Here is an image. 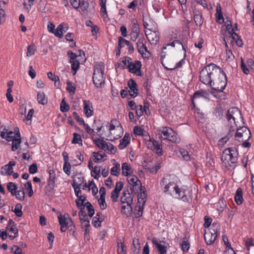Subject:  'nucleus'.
Here are the masks:
<instances>
[{
  "label": "nucleus",
  "mask_w": 254,
  "mask_h": 254,
  "mask_svg": "<svg viewBox=\"0 0 254 254\" xmlns=\"http://www.w3.org/2000/svg\"><path fill=\"white\" fill-rule=\"evenodd\" d=\"M221 68L214 64H210L203 68L199 72V80L203 84L212 86V81L217 74L220 73Z\"/></svg>",
  "instance_id": "f257e3e1"
},
{
  "label": "nucleus",
  "mask_w": 254,
  "mask_h": 254,
  "mask_svg": "<svg viewBox=\"0 0 254 254\" xmlns=\"http://www.w3.org/2000/svg\"><path fill=\"white\" fill-rule=\"evenodd\" d=\"M238 152L236 147L225 149L222 153L221 160L228 170H233L238 161Z\"/></svg>",
  "instance_id": "f03ea898"
},
{
  "label": "nucleus",
  "mask_w": 254,
  "mask_h": 254,
  "mask_svg": "<svg viewBox=\"0 0 254 254\" xmlns=\"http://www.w3.org/2000/svg\"><path fill=\"white\" fill-rule=\"evenodd\" d=\"M178 178L174 175H168L160 181V187L164 193L172 195L178 186Z\"/></svg>",
  "instance_id": "7ed1b4c3"
},
{
  "label": "nucleus",
  "mask_w": 254,
  "mask_h": 254,
  "mask_svg": "<svg viewBox=\"0 0 254 254\" xmlns=\"http://www.w3.org/2000/svg\"><path fill=\"white\" fill-rule=\"evenodd\" d=\"M227 84V75L223 70L221 68L220 73L217 74L216 77L214 78L212 81V86L211 87V94H214L216 92H222L223 91Z\"/></svg>",
  "instance_id": "20e7f679"
},
{
  "label": "nucleus",
  "mask_w": 254,
  "mask_h": 254,
  "mask_svg": "<svg viewBox=\"0 0 254 254\" xmlns=\"http://www.w3.org/2000/svg\"><path fill=\"white\" fill-rule=\"evenodd\" d=\"M171 196L187 202L191 201L192 199V190L187 186L179 188L178 186Z\"/></svg>",
  "instance_id": "39448f33"
},
{
  "label": "nucleus",
  "mask_w": 254,
  "mask_h": 254,
  "mask_svg": "<svg viewBox=\"0 0 254 254\" xmlns=\"http://www.w3.org/2000/svg\"><path fill=\"white\" fill-rule=\"evenodd\" d=\"M159 132L163 136V139L173 143H179L181 142V138L177 132L172 128L168 127H162L158 129Z\"/></svg>",
  "instance_id": "423d86ee"
},
{
  "label": "nucleus",
  "mask_w": 254,
  "mask_h": 254,
  "mask_svg": "<svg viewBox=\"0 0 254 254\" xmlns=\"http://www.w3.org/2000/svg\"><path fill=\"white\" fill-rule=\"evenodd\" d=\"M92 78L97 88L101 87L105 83L104 65L102 64L95 65Z\"/></svg>",
  "instance_id": "0eeeda50"
},
{
  "label": "nucleus",
  "mask_w": 254,
  "mask_h": 254,
  "mask_svg": "<svg viewBox=\"0 0 254 254\" xmlns=\"http://www.w3.org/2000/svg\"><path fill=\"white\" fill-rule=\"evenodd\" d=\"M220 226L217 223H213L209 230L204 235L205 242L207 245H211L219 235Z\"/></svg>",
  "instance_id": "6e6552de"
},
{
  "label": "nucleus",
  "mask_w": 254,
  "mask_h": 254,
  "mask_svg": "<svg viewBox=\"0 0 254 254\" xmlns=\"http://www.w3.org/2000/svg\"><path fill=\"white\" fill-rule=\"evenodd\" d=\"M226 117L228 122L231 124L234 123L237 127V124L239 122H242L243 117L241 112L238 108L233 107L228 109L226 114Z\"/></svg>",
  "instance_id": "1a4fd4ad"
},
{
  "label": "nucleus",
  "mask_w": 254,
  "mask_h": 254,
  "mask_svg": "<svg viewBox=\"0 0 254 254\" xmlns=\"http://www.w3.org/2000/svg\"><path fill=\"white\" fill-rule=\"evenodd\" d=\"M94 134L92 136L94 143L98 147L105 151H109L111 153L115 152L116 149L113 144L110 143H107L103 139L99 138H94Z\"/></svg>",
  "instance_id": "9d476101"
},
{
  "label": "nucleus",
  "mask_w": 254,
  "mask_h": 254,
  "mask_svg": "<svg viewBox=\"0 0 254 254\" xmlns=\"http://www.w3.org/2000/svg\"><path fill=\"white\" fill-rule=\"evenodd\" d=\"M121 201L122 203H127V214L126 215L130 214L132 210L131 204L133 202V197L128 189L124 190L123 195L121 197Z\"/></svg>",
  "instance_id": "9b49d317"
},
{
  "label": "nucleus",
  "mask_w": 254,
  "mask_h": 254,
  "mask_svg": "<svg viewBox=\"0 0 254 254\" xmlns=\"http://www.w3.org/2000/svg\"><path fill=\"white\" fill-rule=\"evenodd\" d=\"M251 137V132L246 127H242L237 128L235 135V139L239 142L248 140Z\"/></svg>",
  "instance_id": "f8f14e48"
},
{
  "label": "nucleus",
  "mask_w": 254,
  "mask_h": 254,
  "mask_svg": "<svg viewBox=\"0 0 254 254\" xmlns=\"http://www.w3.org/2000/svg\"><path fill=\"white\" fill-rule=\"evenodd\" d=\"M59 222L61 225V231L64 232L69 227L73 226V223L71 219L68 217H66L65 215H63L61 214L58 216Z\"/></svg>",
  "instance_id": "ddd939ff"
},
{
  "label": "nucleus",
  "mask_w": 254,
  "mask_h": 254,
  "mask_svg": "<svg viewBox=\"0 0 254 254\" xmlns=\"http://www.w3.org/2000/svg\"><path fill=\"white\" fill-rule=\"evenodd\" d=\"M144 40L143 38H138L136 43L137 49L143 58H149L151 54L144 43Z\"/></svg>",
  "instance_id": "4468645a"
},
{
  "label": "nucleus",
  "mask_w": 254,
  "mask_h": 254,
  "mask_svg": "<svg viewBox=\"0 0 254 254\" xmlns=\"http://www.w3.org/2000/svg\"><path fill=\"white\" fill-rule=\"evenodd\" d=\"M141 65L140 62L135 61L134 63L131 62L129 65H127V68H128L130 72L134 73L137 76H141L142 75L140 70Z\"/></svg>",
  "instance_id": "2eb2a0df"
},
{
  "label": "nucleus",
  "mask_w": 254,
  "mask_h": 254,
  "mask_svg": "<svg viewBox=\"0 0 254 254\" xmlns=\"http://www.w3.org/2000/svg\"><path fill=\"white\" fill-rule=\"evenodd\" d=\"M145 34L148 40L151 44H157L159 41V36L156 31H152L150 29L145 31Z\"/></svg>",
  "instance_id": "dca6fc26"
},
{
  "label": "nucleus",
  "mask_w": 254,
  "mask_h": 254,
  "mask_svg": "<svg viewBox=\"0 0 254 254\" xmlns=\"http://www.w3.org/2000/svg\"><path fill=\"white\" fill-rule=\"evenodd\" d=\"M15 162L14 161H10L8 163L1 167L0 170V174L2 176H10L12 175L13 170V166L15 165Z\"/></svg>",
  "instance_id": "f3484780"
},
{
  "label": "nucleus",
  "mask_w": 254,
  "mask_h": 254,
  "mask_svg": "<svg viewBox=\"0 0 254 254\" xmlns=\"http://www.w3.org/2000/svg\"><path fill=\"white\" fill-rule=\"evenodd\" d=\"M124 184L122 182H119L116 183L115 188L111 193V197L114 202H116L120 195V191L122 190Z\"/></svg>",
  "instance_id": "a211bd4d"
},
{
  "label": "nucleus",
  "mask_w": 254,
  "mask_h": 254,
  "mask_svg": "<svg viewBox=\"0 0 254 254\" xmlns=\"http://www.w3.org/2000/svg\"><path fill=\"white\" fill-rule=\"evenodd\" d=\"M128 86L129 88L128 92L130 96L132 98L136 97L138 95V89L135 81L131 78L130 79L128 82Z\"/></svg>",
  "instance_id": "6ab92c4d"
},
{
  "label": "nucleus",
  "mask_w": 254,
  "mask_h": 254,
  "mask_svg": "<svg viewBox=\"0 0 254 254\" xmlns=\"http://www.w3.org/2000/svg\"><path fill=\"white\" fill-rule=\"evenodd\" d=\"M83 110L87 117H91L93 115V106L89 100H83Z\"/></svg>",
  "instance_id": "aec40b11"
},
{
  "label": "nucleus",
  "mask_w": 254,
  "mask_h": 254,
  "mask_svg": "<svg viewBox=\"0 0 254 254\" xmlns=\"http://www.w3.org/2000/svg\"><path fill=\"white\" fill-rule=\"evenodd\" d=\"M6 228L9 229V231L11 233L14 234V236H9L10 237H12V239H14L18 236V230L16 226V224L12 219L8 220Z\"/></svg>",
  "instance_id": "412c9836"
},
{
  "label": "nucleus",
  "mask_w": 254,
  "mask_h": 254,
  "mask_svg": "<svg viewBox=\"0 0 254 254\" xmlns=\"http://www.w3.org/2000/svg\"><path fill=\"white\" fill-rule=\"evenodd\" d=\"M68 29V26L66 24L62 23L58 26L57 29L53 33L56 36L62 38L63 36V33L65 32Z\"/></svg>",
  "instance_id": "4be33fe9"
},
{
  "label": "nucleus",
  "mask_w": 254,
  "mask_h": 254,
  "mask_svg": "<svg viewBox=\"0 0 254 254\" xmlns=\"http://www.w3.org/2000/svg\"><path fill=\"white\" fill-rule=\"evenodd\" d=\"M79 216L82 227L86 228H88L90 226V223L86 212L81 209L79 212Z\"/></svg>",
  "instance_id": "5701e85b"
},
{
  "label": "nucleus",
  "mask_w": 254,
  "mask_h": 254,
  "mask_svg": "<svg viewBox=\"0 0 254 254\" xmlns=\"http://www.w3.org/2000/svg\"><path fill=\"white\" fill-rule=\"evenodd\" d=\"M152 242L154 244L159 253V254H166L167 248V247L163 246L158 243V239L156 238H153Z\"/></svg>",
  "instance_id": "b1692460"
},
{
  "label": "nucleus",
  "mask_w": 254,
  "mask_h": 254,
  "mask_svg": "<svg viewBox=\"0 0 254 254\" xmlns=\"http://www.w3.org/2000/svg\"><path fill=\"white\" fill-rule=\"evenodd\" d=\"M130 135L128 133H126L123 138L120 141V144L118 146L120 149H123L129 144L130 142Z\"/></svg>",
  "instance_id": "393cba45"
},
{
  "label": "nucleus",
  "mask_w": 254,
  "mask_h": 254,
  "mask_svg": "<svg viewBox=\"0 0 254 254\" xmlns=\"http://www.w3.org/2000/svg\"><path fill=\"white\" fill-rule=\"evenodd\" d=\"M144 204L145 201H143V202L142 203L140 202L139 200V202H137V205L136 206L134 212V214L135 218H139L142 215Z\"/></svg>",
  "instance_id": "a878e982"
},
{
  "label": "nucleus",
  "mask_w": 254,
  "mask_h": 254,
  "mask_svg": "<svg viewBox=\"0 0 254 254\" xmlns=\"http://www.w3.org/2000/svg\"><path fill=\"white\" fill-rule=\"evenodd\" d=\"M49 178L48 181V186L53 190L55 186L56 174L54 170H50L49 171Z\"/></svg>",
  "instance_id": "bb28decb"
},
{
  "label": "nucleus",
  "mask_w": 254,
  "mask_h": 254,
  "mask_svg": "<svg viewBox=\"0 0 254 254\" xmlns=\"http://www.w3.org/2000/svg\"><path fill=\"white\" fill-rule=\"evenodd\" d=\"M127 176V181L130 185L133 187H139V185H140V182L136 176L131 174Z\"/></svg>",
  "instance_id": "cd10ccee"
},
{
  "label": "nucleus",
  "mask_w": 254,
  "mask_h": 254,
  "mask_svg": "<svg viewBox=\"0 0 254 254\" xmlns=\"http://www.w3.org/2000/svg\"><path fill=\"white\" fill-rule=\"evenodd\" d=\"M86 200V195H80L78 197V198L76 199L75 202L77 206L81 210H83L85 208L84 203Z\"/></svg>",
  "instance_id": "c85d7f7f"
},
{
  "label": "nucleus",
  "mask_w": 254,
  "mask_h": 254,
  "mask_svg": "<svg viewBox=\"0 0 254 254\" xmlns=\"http://www.w3.org/2000/svg\"><path fill=\"white\" fill-rule=\"evenodd\" d=\"M215 15L216 20L217 23L222 24L224 22V19L223 16L220 4L217 5L216 6V12Z\"/></svg>",
  "instance_id": "c756f323"
},
{
  "label": "nucleus",
  "mask_w": 254,
  "mask_h": 254,
  "mask_svg": "<svg viewBox=\"0 0 254 254\" xmlns=\"http://www.w3.org/2000/svg\"><path fill=\"white\" fill-rule=\"evenodd\" d=\"M235 201L238 205H240L243 203V191L241 188H238L235 195Z\"/></svg>",
  "instance_id": "7c9ffc66"
},
{
  "label": "nucleus",
  "mask_w": 254,
  "mask_h": 254,
  "mask_svg": "<svg viewBox=\"0 0 254 254\" xmlns=\"http://www.w3.org/2000/svg\"><path fill=\"white\" fill-rule=\"evenodd\" d=\"M193 13V19L195 24L197 26H201L203 22L202 15L198 11H195Z\"/></svg>",
  "instance_id": "2f4dec72"
},
{
  "label": "nucleus",
  "mask_w": 254,
  "mask_h": 254,
  "mask_svg": "<svg viewBox=\"0 0 254 254\" xmlns=\"http://www.w3.org/2000/svg\"><path fill=\"white\" fill-rule=\"evenodd\" d=\"M0 136L4 139H5L7 141H11L12 139H14V133L12 131H9L6 133L5 131H2L0 133Z\"/></svg>",
  "instance_id": "473e14b6"
},
{
  "label": "nucleus",
  "mask_w": 254,
  "mask_h": 254,
  "mask_svg": "<svg viewBox=\"0 0 254 254\" xmlns=\"http://www.w3.org/2000/svg\"><path fill=\"white\" fill-rule=\"evenodd\" d=\"M38 102L42 105H45L48 102L47 98L44 92H38L37 96Z\"/></svg>",
  "instance_id": "72a5a7b5"
},
{
  "label": "nucleus",
  "mask_w": 254,
  "mask_h": 254,
  "mask_svg": "<svg viewBox=\"0 0 254 254\" xmlns=\"http://www.w3.org/2000/svg\"><path fill=\"white\" fill-rule=\"evenodd\" d=\"M123 175L126 176L131 174V168L127 163H124L122 165Z\"/></svg>",
  "instance_id": "f704fd0d"
},
{
  "label": "nucleus",
  "mask_w": 254,
  "mask_h": 254,
  "mask_svg": "<svg viewBox=\"0 0 254 254\" xmlns=\"http://www.w3.org/2000/svg\"><path fill=\"white\" fill-rule=\"evenodd\" d=\"M131 59L128 57H126L122 60L121 63L118 64V67L124 69L126 66H127L131 62Z\"/></svg>",
  "instance_id": "c9c22d12"
},
{
  "label": "nucleus",
  "mask_w": 254,
  "mask_h": 254,
  "mask_svg": "<svg viewBox=\"0 0 254 254\" xmlns=\"http://www.w3.org/2000/svg\"><path fill=\"white\" fill-rule=\"evenodd\" d=\"M115 166L111 169V174L115 176H118L120 173V165L119 163L116 162Z\"/></svg>",
  "instance_id": "e433bc0d"
},
{
  "label": "nucleus",
  "mask_w": 254,
  "mask_h": 254,
  "mask_svg": "<svg viewBox=\"0 0 254 254\" xmlns=\"http://www.w3.org/2000/svg\"><path fill=\"white\" fill-rule=\"evenodd\" d=\"M79 55H76L71 51H68L67 53L70 58L69 62H72L74 61V60H77V58L81 56V53L84 54L83 51L82 50H79Z\"/></svg>",
  "instance_id": "4c0bfd02"
},
{
  "label": "nucleus",
  "mask_w": 254,
  "mask_h": 254,
  "mask_svg": "<svg viewBox=\"0 0 254 254\" xmlns=\"http://www.w3.org/2000/svg\"><path fill=\"white\" fill-rule=\"evenodd\" d=\"M154 147L152 148V150L155 152V153L158 155V156H161L163 154L162 153V144L159 142L158 141H156V143L154 144Z\"/></svg>",
  "instance_id": "58836bf2"
},
{
  "label": "nucleus",
  "mask_w": 254,
  "mask_h": 254,
  "mask_svg": "<svg viewBox=\"0 0 254 254\" xmlns=\"http://www.w3.org/2000/svg\"><path fill=\"white\" fill-rule=\"evenodd\" d=\"M17 189L16 185L12 182H9L7 185V189L12 195H14L15 194Z\"/></svg>",
  "instance_id": "ea45409f"
},
{
  "label": "nucleus",
  "mask_w": 254,
  "mask_h": 254,
  "mask_svg": "<svg viewBox=\"0 0 254 254\" xmlns=\"http://www.w3.org/2000/svg\"><path fill=\"white\" fill-rule=\"evenodd\" d=\"M14 195H15L17 199L20 201L23 200L25 198V192L23 188L22 187L20 190H16Z\"/></svg>",
  "instance_id": "a19ab883"
},
{
  "label": "nucleus",
  "mask_w": 254,
  "mask_h": 254,
  "mask_svg": "<svg viewBox=\"0 0 254 254\" xmlns=\"http://www.w3.org/2000/svg\"><path fill=\"white\" fill-rule=\"evenodd\" d=\"M84 205H85V207H86L88 210V215L90 217H92L95 213V211L91 203L88 201L85 202Z\"/></svg>",
  "instance_id": "79ce46f5"
},
{
  "label": "nucleus",
  "mask_w": 254,
  "mask_h": 254,
  "mask_svg": "<svg viewBox=\"0 0 254 254\" xmlns=\"http://www.w3.org/2000/svg\"><path fill=\"white\" fill-rule=\"evenodd\" d=\"M230 137V133H228L224 137L220 138L218 141V145L222 147L229 140Z\"/></svg>",
  "instance_id": "37998d69"
},
{
  "label": "nucleus",
  "mask_w": 254,
  "mask_h": 254,
  "mask_svg": "<svg viewBox=\"0 0 254 254\" xmlns=\"http://www.w3.org/2000/svg\"><path fill=\"white\" fill-rule=\"evenodd\" d=\"M22 206L20 203H17L15 205V208L13 211L15 213V215L18 217H21L23 215L22 212Z\"/></svg>",
  "instance_id": "c03bdc74"
},
{
  "label": "nucleus",
  "mask_w": 254,
  "mask_h": 254,
  "mask_svg": "<svg viewBox=\"0 0 254 254\" xmlns=\"http://www.w3.org/2000/svg\"><path fill=\"white\" fill-rule=\"evenodd\" d=\"M12 147L11 150L13 151L16 150L21 142V138H14L12 140Z\"/></svg>",
  "instance_id": "a18cd8bd"
},
{
  "label": "nucleus",
  "mask_w": 254,
  "mask_h": 254,
  "mask_svg": "<svg viewBox=\"0 0 254 254\" xmlns=\"http://www.w3.org/2000/svg\"><path fill=\"white\" fill-rule=\"evenodd\" d=\"M69 106L67 104L64 99H63L60 104V110L62 112H66L69 110Z\"/></svg>",
  "instance_id": "49530a36"
},
{
  "label": "nucleus",
  "mask_w": 254,
  "mask_h": 254,
  "mask_svg": "<svg viewBox=\"0 0 254 254\" xmlns=\"http://www.w3.org/2000/svg\"><path fill=\"white\" fill-rule=\"evenodd\" d=\"M179 152L185 160L188 161L190 160V157L187 150L184 148H180L179 149Z\"/></svg>",
  "instance_id": "de8ad7c7"
},
{
  "label": "nucleus",
  "mask_w": 254,
  "mask_h": 254,
  "mask_svg": "<svg viewBox=\"0 0 254 254\" xmlns=\"http://www.w3.org/2000/svg\"><path fill=\"white\" fill-rule=\"evenodd\" d=\"M91 176L94 178L95 179H98L100 177V168L98 166H95L91 171Z\"/></svg>",
  "instance_id": "09e8293b"
},
{
  "label": "nucleus",
  "mask_w": 254,
  "mask_h": 254,
  "mask_svg": "<svg viewBox=\"0 0 254 254\" xmlns=\"http://www.w3.org/2000/svg\"><path fill=\"white\" fill-rule=\"evenodd\" d=\"M223 109L221 106H218L215 108L214 114L219 119H221L223 116Z\"/></svg>",
  "instance_id": "8fccbe9b"
},
{
  "label": "nucleus",
  "mask_w": 254,
  "mask_h": 254,
  "mask_svg": "<svg viewBox=\"0 0 254 254\" xmlns=\"http://www.w3.org/2000/svg\"><path fill=\"white\" fill-rule=\"evenodd\" d=\"M70 63L71 64V69L74 71L73 74L75 75L79 69L80 63L78 60H74V61Z\"/></svg>",
  "instance_id": "3c124183"
},
{
  "label": "nucleus",
  "mask_w": 254,
  "mask_h": 254,
  "mask_svg": "<svg viewBox=\"0 0 254 254\" xmlns=\"http://www.w3.org/2000/svg\"><path fill=\"white\" fill-rule=\"evenodd\" d=\"M129 41L126 40L122 37H119L118 38V47L119 48H122L125 46V45L129 44Z\"/></svg>",
  "instance_id": "603ef678"
},
{
  "label": "nucleus",
  "mask_w": 254,
  "mask_h": 254,
  "mask_svg": "<svg viewBox=\"0 0 254 254\" xmlns=\"http://www.w3.org/2000/svg\"><path fill=\"white\" fill-rule=\"evenodd\" d=\"M73 138L72 140V143L73 144H82V138L80 134L77 133H73Z\"/></svg>",
  "instance_id": "864d4df0"
},
{
  "label": "nucleus",
  "mask_w": 254,
  "mask_h": 254,
  "mask_svg": "<svg viewBox=\"0 0 254 254\" xmlns=\"http://www.w3.org/2000/svg\"><path fill=\"white\" fill-rule=\"evenodd\" d=\"M132 31L131 32L139 34L140 29H139V25L138 24L137 20L133 19L132 20Z\"/></svg>",
  "instance_id": "5fc2aeb1"
},
{
  "label": "nucleus",
  "mask_w": 254,
  "mask_h": 254,
  "mask_svg": "<svg viewBox=\"0 0 254 254\" xmlns=\"http://www.w3.org/2000/svg\"><path fill=\"white\" fill-rule=\"evenodd\" d=\"M79 8L82 12L86 11L89 7V2L85 0L80 1Z\"/></svg>",
  "instance_id": "6e6d98bb"
},
{
  "label": "nucleus",
  "mask_w": 254,
  "mask_h": 254,
  "mask_svg": "<svg viewBox=\"0 0 254 254\" xmlns=\"http://www.w3.org/2000/svg\"><path fill=\"white\" fill-rule=\"evenodd\" d=\"M24 187L25 189L28 191V195L31 197L33 194V190L32 189V184L30 181L27 182L25 184Z\"/></svg>",
  "instance_id": "4d7b16f0"
},
{
  "label": "nucleus",
  "mask_w": 254,
  "mask_h": 254,
  "mask_svg": "<svg viewBox=\"0 0 254 254\" xmlns=\"http://www.w3.org/2000/svg\"><path fill=\"white\" fill-rule=\"evenodd\" d=\"M93 160L95 162H98V161L101 160L103 157H104V154H101L100 152L98 153L93 152Z\"/></svg>",
  "instance_id": "13d9d810"
},
{
  "label": "nucleus",
  "mask_w": 254,
  "mask_h": 254,
  "mask_svg": "<svg viewBox=\"0 0 254 254\" xmlns=\"http://www.w3.org/2000/svg\"><path fill=\"white\" fill-rule=\"evenodd\" d=\"M241 68L245 74H248L249 73L250 70L248 68V64H245L244 61L242 58L241 59Z\"/></svg>",
  "instance_id": "bf43d9fd"
},
{
  "label": "nucleus",
  "mask_w": 254,
  "mask_h": 254,
  "mask_svg": "<svg viewBox=\"0 0 254 254\" xmlns=\"http://www.w3.org/2000/svg\"><path fill=\"white\" fill-rule=\"evenodd\" d=\"M181 249L183 252H188L190 249V244L188 241L184 240L181 243Z\"/></svg>",
  "instance_id": "052dcab7"
},
{
  "label": "nucleus",
  "mask_w": 254,
  "mask_h": 254,
  "mask_svg": "<svg viewBox=\"0 0 254 254\" xmlns=\"http://www.w3.org/2000/svg\"><path fill=\"white\" fill-rule=\"evenodd\" d=\"M35 52V46L33 44H31L28 46L27 47V51L26 53V55L28 57H30L33 55Z\"/></svg>",
  "instance_id": "680f3d73"
},
{
  "label": "nucleus",
  "mask_w": 254,
  "mask_h": 254,
  "mask_svg": "<svg viewBox=\"0 0 254 254\" xmlns=\"http://www.w3.org/2000/svg\"><path fill=\"white\" fill-rule=\"evenodd\" d=\"M98 202L101 209L104 210L107 208L105 197L100 196V198L98 199Z\"/></svg>",
  "instance_id": "e2e57ef3"
},
{
  "label": "nucleus",
  "mask_w": 254,
  "mask_h": 254,
  "mask_svg": "<svg viewBox=\"0 0 254 254\" xmlns=\"http://www.w3.org/2000/svg\"><path fill=\"white\" fill-rule=\"evenodd\" d=\"M245 243L248 251L250 250V248L251 247L254 246V239L252 238H249L246 239L245 240Z\"/></svg>",
  "instance_id": "0e129e2a"
},
{
  "label": "nucleus",
  "mask_w": 254,
  "mask_h": 254,
  "mask_svg": "<svg viewBox=\"0 0 254 254\" xmlns=\"http://www.w3.org/2000/svg\"><path fill=\"white\" fill-rule=\"evenodd\" d=\"M69 1L74 9H77L79 8L81 0H69Z\"/></svg>",
  "instance_id": "69168bd1"
},
{
  "label": "nucleus",
  "mask_w": 254,
  "mask_h": 254,
  "mask_svg": "<svg viewBox=\"0 0 254 254\" xmlns=\"http://www.w3.org/2000/svg\"><path fill=\"white\" fill-rule=\"evenodd\" d=\"M11 251L14 254H22L21 249L17 246H13L11 248Z\"/></svg>",
  "instance_id": "338daca9"
},
{
  "label": "nucleus",
  "mask_w": 254,
  "mask_h": 254,
  "mask_svg": "<svg viewBox=\"0 0 254 254\" xmlns=\"http://www.w3.org/2000/svg\"><path fill=\"white\" fill-rule=\"evenodd\" d=\"M63 169L65 174L69 175L70 174V164L67 163H64Z\"/></svg>",
  "instance_id": "774afa93"
}]
</instances>
